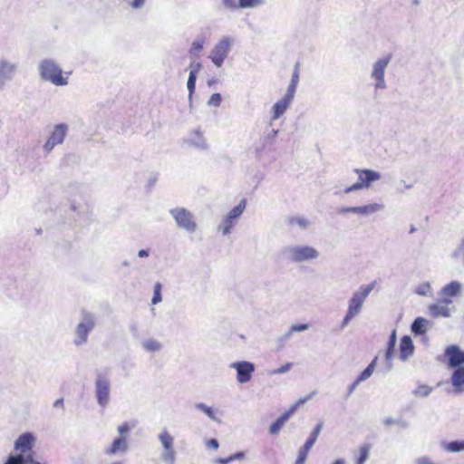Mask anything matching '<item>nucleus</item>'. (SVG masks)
<instances>
[{
  "instance_id": "nucleus-32",
  "label": "nucleus",
  "mask_w": 464,
  "mask_h": 464,
  "mask_svg": "<svg viewBox=\"0 0 464 464\" xmlns=\"http://www.w3.org/2000/svg\"><path fill=\"white\" fill-rule=\"evenodd\" d=\"M396 342H397L396 331L393 330L390 335L389 342H388V347H387L386 353H385V358L389 362L392 358Z\"/></svg>"
},
{
  "instance_id": "nucleus-49",
  "label": "nucleus",
  "mask_w": 464,
  "mask_h": 464,
  "mask_svg": "<svg viewBox=\"0 0 464 464\" xmlns=\"http://www.w3.org/2000/svg\"><path fill=\"white\" fill-rule=\"evenodd\" d=\"M291 327H292V332L299 333V332H304V331L308 330L310 326L308 324H292Z\"/></svg>"
},
{
  "instance_id": "nucleus-53",
  "label": "nucleus",
  "mask_w": 464,
  "mask_h": 464,
  "mask_svg": "<svg viewBox=\"0 0 464 464\" xmlns=\"http://www.w3.org/2000/svg\"><path fill=\"white\" fill-rule=\"evenodd\" d=\"M361 382L358 381V379H356L349 387H348V391H347V395L350 396L356 389V387L360 384Z\"/></svg>"
},
{
  "instance_id": "nucleus-31",
  "label": "nucleus",
  "mask_w": 464,
  "mask_h": 464,
  "mask_svg": "<svg viewBox=\"0 0 464 464\" xmlns=\"http://www.w3.org/2000/svg\"><path fill=\"white\" fill-rule=\"evenodd\" d=\"M443 448L449 452H459L464 450V440H454L443 443Z\"/></svg>"
},
{
  "instance_id": "nucleus-4",
  "label": "nucleus",
  "mask_w": 464,
  "mask_h": 464,
  "mask_svg": "<svg viewBox=\"0 0 464 464\" xmlns=\"http://www.w3.org/2000/svg\"><path fill=\"white\" fill-rule=\"evenodd\" d=\"M36 441L35 436L32 432H24L21 434L14 441V450L20 454L11 455L8 457L5 464H25L30 457L24 454L30 451Z\"/></svg>"
},
{
  "instance_id": "nucleus-45",
  "label": "nucleus",
  "mask_w": 464,
  "mask_h": 464,
  "mask_svg": "<svg viewBox=\"0 0 464 464\" xmlns=\"http://www.w3.org/2000/svg\"><path fill=\"white\" fill-rule=\"evenodd\" d=\"M292 365H293L292 362H287V363L282 365L281 367L273 370L271 372V374L275 375V374H284V373H286V372H288L291 370Z\"/></svg>"
},
{
  "instance_id": "nucleus-23",
  "label": "nucleus",
  "mask_w": 464,
  "mask_h": 464,
  "mask_svg": "<svg viewBox=\"0 0 464 464\" xmlns=\"http://www.w3.org/2000/svg\"><path fill=\"white\" fill-rule=\"evenodd\" d=\"M429 324L430 322L427 319L417 317L411 324V332L415 335H421L427 332Z\"/></svg>"
},
{
  "instance_id": "nucleus-58",
  "label": "nucleus",
  "mask_w": 464,
  "mask_h": 464,
  "mask_svg": "<svg viewBox=\"0 0 464 464\" xmlns=\"http://www.w3.org/2000/svg\"><path fill=\"white\" fill-rule=\"evenodd\" d=\"M190 72H195V75L198 74V71L200 70L201 68V63H198L196 64H190Z\"/></svg>"
},
{
  "instance_id": "nucleus-47",
  "label": "nucleus",
  "mask_w": 464,
  "mask_h": 464,
  "mask_svg": "<svg viewBox=\"0 0 464 464\" xmlns=\"http://www.w3.org/2000/svg\"><path fill=\"white\" fill-rule=\"evenodd\" d=\"M417 294L420 295H428L430 293V285L429 283L422 284L418 286L416 290Z\"/></svg>"
},
{
  "instance_id": "nucleus-57",
  "label": "nucleus",
  "mask_w": 464,
  "mask_h": 464,
  "mask_svg": "<svg viewBox=\"0 0 464 464\" xmlns=\"http://www.w3.org/2000/svg\"><path fill=\"white\" fill-rule=\"evenodd\" d=\"M306 458H307L306 455H304L300 451H298V456H297V459H296L295 464H304Z\"/></svg>"
},
{
  "instance_id": "nucleus-27",
  "label": "nucleus",
  "mask_w": 464,
  "mask_h": 464,
  "mask_svg": "<svg viewBox=\"0 0 464 464\" xmlns=\"http://www.w3.org/2000/svg\"><path fill=\"white\" fill-rule=\"evenodd\" d=\"M237 224L233 218H230L229 216L226 215L221 223L218 227V230L222 232L223 235L227 236L230 233L231 229Z\"/></svg>"
},
{
  "instance_id": "nucleus-18",
  "label": "nucleus",
  "mask_w": 464,
  "mask_h": 464,
  "mask_svg": "<svg viewBox=\"0 0 464 464\" xmlns=\"http://www.w3.org/2000/svg\"><path fill=\"white\" fill-rule=\"evenodd\" d=\"M445 355L449 358V366L450 368L462 367L464 363V352L458 346L451 345L445 350Z\"/></svg>"
},
{
  "instance_id": "nucleus-50",
  "label": "nucleus",
  "mask_w": 464,
  "mask_h": 464,
  "mask_svg": "<svg viewBox=\"0 0 464 464\" xmlns=\"http://www.w3.org/2000/svg\"><path fill=\"white\" fill-rule=\"evenodd\" d=\"M130 430V427L127 422H125L118 427V432H119L120 436H125V434L129 433Z\"/></svg>"
},
{
  "instance_id": "nucleus-56",
  "label": "nucleus",
  "mask_w": 464,
  "mask_h": 464,
  "mask_svg": "<svg viewBox=\"0 0 464 464\" xmlns=\"http://www.w3.org/2000/svg\"><path fill=\"white\" fill-rule=\"evenodd\" d=\"M229 457L231 459V462L234 460H241L245 458V453L244 452H237Z\"/></svg>"
},
{
  "instance_id": "nucleus-59",
  "label": "nucleus",
  "mask_w": 464,
  "mask_h": 464,
  "mask_svg": "<svg viewBox=\"0 0 464 464\" xmlns=\"http://www.w3.org/2000/svg\"><path fill=\"white\" fill-rule=\"evenodd\" d=\"M216 463H218V464H229V463H231V459H230V457L219 458V459H216Z\"/></svg>"
},
{
  "instance_id": "nucleus-14",
  "label": "nucleus",
  "mask_w": 464,
  "mask_h": 464,
  "mask_svg": "<svg viewBox=\"0 0 464 464\" xmlns=\"http://www.w3.org/2000/svg\"><path fill=\"white\" fill-rule=\"evenodd\" d=\"M308 398L300 399L299 401L293 406L286 411H285L280 417L277 418L276 421L270 424L269 426V432L271 434H277L280 430L283 428V426L285 424V422L290 419V417L295 413V411L297 409L298 404L304 403Z\"/></svg>"
},
{
  "instance_id": "nucleus-34",
  "label": "nucleus",
  "mask_w": 464,
  "mask_h": 464,
  "mask_svg": "<svg viewBox=\"0 0 464 464\" xmlns=\"http://www.w3.org/2000/svg\"><path fill=\"white\" fill-rule=\"evenodd\" d=\"M246 208V200L242 199L239 204L236 207H234L227 215L230 217V218H233L235 221H237L242 213L244 212Z\"/></svg>"
},
{
  "instance_id": "nucleus-43",
  "label": "nucleus",
  "mask_w": 464,
  "mask_h": 464,
  "mask_svg": "<svg viewBox=\"0 0 464 464\" xmlns=\"http://www.w3.org/2000/svg\"><path fill=\"white\" fill-rule=\"evenodd\" d=\"M128 6L134 10L143 8L147 0H122Z\"/></svg>"
},
{
  "instance_id": "nucleus-1",
  "label": "nucleus",
  "mask_w": 464,
  "mask_h": 464,
  "mask_svg": "<svg viewBox=\"0 0 464 464\" xmlns=\"http://www.w3.org/2000/svg\"><path fill=\"white\" fill-rule=\"evenodd\" d=\"M375 282L368 285H362L358 288V290L353 293L348 301L346 314L341 324L342 329H344L353 318L361 314L363 304L373 290Z\"/></svg>"
},
{
  "instance_id": "nucleus-64",
  "label": "nucleus",
  "mask_w": 464,
  "mask_h": 464,
  "mask_svg": "<svg viewBox=\"0 0 464 464\" xmlns=\"http://www.w3.org/2000/svg\"><path fill=\"white\" fill-rule=\"evenodd\" d=\"M462 247H464V237L461 239V242H460V245H459V250H461Z\"/></svg>"
},
{
  "instance_id": "nucleus-51",
  "label": "nucleus",
  "mask_w": 464,
  "mask_h": 464,
  "mask_svg": "<svg viewBox=\"0 0 464 464\" xmlns=\"http://www.w3.org/2000/svg\"><path fill=\"white\" fill-rule=\"evenodd\" d=\"M299 81V72H298V64L296 63L295 66V70L292 75L291 83L296 84Z\"/></svg>"
},
{
  "instance_id": "nucleus-35",
  "label": "nucleus",
  "mask_w": 464,
  "mask_h": 464,
  "mask_svg": "<svg viewBox=\"0 0 464 464\" xmlns=\"http://www.w3.org/2000/svg\"><path fill=\"white\" fill-rule=\"evenodd\" d=\"M195 407H196V409L203 411L210 420H215V421H219V420L216 416L215 411H213V409L211 407H208V405H206L203 402L196 403Z\"/></svg>"
},
{
  "instance_id": "nucleus-10",
  "label": "nucleus",
  "mask_w": 464,
  "mask_h": 464,
  "mask_svg": "<svg viewBox=\"0 0 464 464\" xmlns=\"http://www.w3.org/2000/svg\"><path fill=\"white\" fill-rule=\"evenodd\" d=\"M392 60V54H386L379 58L372 64L371 78L374 81V88L376 90H383L386 88L385 70Z\"/></svg>"
},
{
  "instance_id": "nucleus-22",
  "label": "nucleus",
  "mask_w": 464,
  "mask_h": 464,
  "mask_svg": "<svg viewBox=\"0 0 464 464\" xmlns=\"http://www.w3.org/2000/svg\"><path fill=\"white\" fill-rule=\"evenodd\" d=\"M291 102L282 98L277 101L272 107V121L279 119L287 110Z\"/></svg>"
},
{
  "instance_id": "nucleus-2",
  "label": "nucleus",
  "mask_w": 464,
  "mask_h": 464,
  "mask_svg": "<svg viewBox=\"0 0 464 464\" xmlns=\"http://www.w3.org/2000/svg\"><path fill=\"white\" fill-rule=\"evenodd\" d=\"M282 256L291 264L312 263L319 258L320 252L312 246L297 244L284 247Z\"/></svg>"
},
{
  "instance_id": "nucleus-55",
  "label": "nucleus",
  "mask_w": 464,
  "mask_h": 464,
  "mask_svg": "<svg viewBox=\"0 0 464 464\" xmlns=\"http://www.w3.org/2000/svg\"><path fill=\"white\" fill-rule=\"evenodd\" d=\"M383 423L386 425V426H390V425H392V424H398L400 423L399 420L393 419L392 417H386L384 420H383Z\"/></svg>"
},
{
  "instance_id": "nucleus-9",
  "label": "nucleus",
  "mask_w": 464,
  "mask_h": 464,
  "mask_svg": "<svg viewBox=\"0 0 464 464\" xmlns=\"http://www.w3.org/2000/svg\"><path fill=\"white\" fill-rule=\"evenodd\" d=\"M233 43V38L230 36H224L217 44H215L210 52L209 58L217 67L219 68L223 65L224 61L232 48Z\"/></svg>"
},
{
  "instance_id": "nucleus-26",
  "label": "nucleus",
  "mask_w": 464,
  "mask_h": 464,
  "mask_svg": "<svg viewBox=\"0 0 464 464\" xmlns=\"http://www.w3.org/2000/svg\"><path fill=\"white\" fill-rule=\"evenodd\" d=\"M176 450L175 448L164 449L160 454V459L164 464H175L176 462Z\"/></svg>"
},
{
  "instance_id": "nucleus-5",
  "label": "nucleus",
  "mask_w": 464,
  "mask_h": 464,
  "mask_svg": "<svg viewBox=\"0 0 464 464\" xmlns=\"http://www.w3.org/2000/svg\"><path fill=\"white\" fill-rule=\"evenodd\" d=\"M82 317L74 330L73 343L75 346L80 347L85 344L88 341L89 334L94 329L96 321L93 314L82 311Z\"/></svg>"
},
{
  "instance_id": "nucleus-8",
  "label": "nucleus",
  "mask_w": 464,
  "mask_h": 464,
  "mask_svg": "<svg viewBox=\"0 0 464 464\" xmlns=\"http://www.w3.org/2000/svg\"><path fill=\"white\" fill-rule=\"evenodd\" d=\"M111 388V381L106 373L98 372L94 382V392L97 403L102 408L109 404Z\"/></svg>"
},
{
  "instance_id": "nucleus-39",
  "label": "nucleus",
  "mask_w": 464,
  "mask_h": 464,
  "mask_svg": "<svg viewBox=\"0 0 464 464\" xmlns=\"http://www.w3.org/2000/svg\"><path fill=\"white\" fill-rule=\"evenodd\" d=\"M432 392V388L426 384H420L418 387L413 391V395L415 397H427Z\"/></svg>"
},
{
  "instance_id": "nucleus-30",
  "label": "nucleus",
  "mask_w": 464,
  "mask_h": 464,
  "mask_svg": "<svg viewBox=\"0 0 464 464\" xmlns=\"http://www.w3.org/2000/svg\"><path fill=\"white\" fill-rule=\"evenodd\" d=\"M377 357H375L370 364L360 373V375L356 378L360 382H362L369 379L374 372L376 366Z\"/></svg>"
},
{
  "instance_id": "nucleus-13",
  "label": "nucleus",
  "mask_w": 464,
  "mask_h": 464,
  "mask_svg": "<svg viewBox=\"0 0 464 464\" xmlns=\"http://www.w3.org/2000/svg\"><path fill=\"white\" fill-rule=\"evenodd\" d=\"M68 125L64 123L56 124L44 145L45 152L50 153L56 145L62 144L67 135Z\"/></svg>"
},
{
  "instance_id": "nucleus-21",
  "label": "nucleus",
  "mask_w": 464,
  "mask_h": 464,
  "mask_svg": "<svg viewBox=\"0 0 464 464\" xmlns=\"http://www.w3.org/2000/svg\"><path fill=\"white\" fill-rule=\"evenodd\" d=\"M461 292V285L458 281H452L444 285L440 291V296L443 299H450L458 296Z\"/></svg>"
},
{
  "instance_id": "nucleus-15",
  "label": "nucleus",
  "mask_w": 464,
  "mask_h": 464,
  "mask_svg": "<svg viewBox=\"0 0 464 464\" xmlns=\"http://www.w3.org/2000/svg\"><path fill=\"white\" fill-rule=\"evenodd\" d=\"M452 303L450 299L441 298L436 304H432L429 306V312L433 317H450L454 307H450V304Z\"/></svg>"
},
{
  "instance_id": "nucleus-61",
  "label": "nucleus",
  "mask_w": 464,
  "mask_h": 464,
  "mask_svg": "<svg viewBox=\"0 0 464 464\" xmlns=\"http://www.w3.org/2000/svg\"><path fill=\"white\" fill-rule=\"evenodd\" d=\"M278 133L277 130H272L271 133L267 135L266 139L273 140Z\"/></svg>"
},
{
  "instance_id": "nucleus-42",
  "label": "nucleus",
  "mask_w": 464,
  "mask_h": 464,
  "mask_svg": "<svg viewBox=\"0 0 464 464\" xmlns=\"http://www.w3.org/2000/svg\"><path fill=\"white\" fill-rule=\"evenodd\" d=\"M295 332H292V327L290 326L285 334H283L280 337L277 338L276 343L280 346H284L285 343L292 338Z\"/></svg>"
},
{
  "instance_id": "nucleus-60",
  "label": "nucleus",
  "mask_w": 464,
  "mask_h": 464,
  "mask_svg": "<svg viewBox=\"0 0 464 464\" xmlns=\"http://www.w3.org/2000/svg\"><path fill=\"white\" fill-rule=\"evenodd\" d=\"M138 256L139 257H147L149 256V251L146 250V249H140L139 252H138Z\"/></svg>"
},
{
  "instance_id": "nucleus-12",
  "label": "nucleus",
  "mask_w": 464,
  "mask_h": 464,
  "mask_svg": "<svg viewBox=\"0 0 464 464\" xmlns=\"http://www.w3.org/2000/svg\"><path fill=\"white\" fill-rule=\"evenodd\" d=\"M229 367L236 370L237 382L241 384L248 382L255 372V364L248 361L234 362Z\"/></svg>"
},
{
  "instance_id": "nucleus-52",
  "label": "nucleus",
  "mask_w": 464,
  "mask_h": 464,
  "mask_svg": "<svg viewBox=\"0 0 464 464\" xmlns=\"http://www.w3.org/2000/svg\"><path fill=\"white\" fill-rule=\"evenodd\" d=\"M313 445L310 444V442H306L303 445V447L300 448L299 451L304 455H308L310 450L312 449Z\"/></svg>"
},
{
  "instance_id": "nucleus-24",
  "label": "nucleus",
  "mask_w": 464,
  "mask_h": 464,
  "mask_svg": "<svg viewBox=\"0 0 464 464\" xmlns=\"http://www.w3.org/2000/svg\"><path fill=\"white\" fill-rule=\"evenodd\" d=\"M158 440L161 444L162 450L174 448V438L173 436L167 430V429H163L158 435Z\"/></svg>"
},
{
  "instance_id": "nucleus-63",
  "label": "nucleus",
  "mask_w": 464,
  "mask_h": 464,
  "mask_svg": "<svg viewBox=\"0 0 464 464\" xmlns=\"http://www.w3.org/2000/svg\"><path fill=\"white\" fill-rule=\"evenodd\" d=\"M333 464H345V460L343 459H335Z\"/></svg>"
},
{
  "instance_id": "nucleus-29",
  "label": "nucleus",
  "mask_w": 464,
  "mask_h": 464,
  "mask_svg": "<svg viewBox=\"0 0 464 464\" xmlns=\"http://www.w3.org/2000/svg\"><path fill=\"white\" fill-rule=\"evenodd\" d=\"M204 44H205V40L203 37L195 39L191 44V47L189 49V54L192 57L198 58L199 56V53L203 50Z\"/></svg>"
},
{
  "instance_id": "nucleus-28",
  "label": "nucleus",
  "mask_w": 464,
  "mask_h": 464,
  "mask_svg": "<svg viewBox=\"0 0 464 464\" xmlns=\"http://www.w3.org/2000/svg\"><path fill=\"white\" fill-rule=\"evenodd\" d=\"M141 346L144 350L150 353L159 352L162 348V344L156 339L149 338L141 343Z\"/></svg>"
},
{
  "instance_id": "nucleus-54",
  "label": "nucleus",
  "mask_w": 464,
  "mask_h": 464,
  "mask_svg": "<svg viewBox=\"0 0 464 464\" xmlns=\"http://www.w3.org/2000/svg\"><path fill=\"white\" fill-rule=\"evenodd\" d=\"M207 446L213 450L218 449V441L216 439H211L208 441Z\"/></svg>"
},
{
  "instance_id": "nucleus-25",
  "label": "nucleus",
  "mask_w": 464,
  "mask_h": 464,
  "mask_svg": "<svg viewBox=\"0 0 464 464\" xmlns=\"http://www.w3.org/2000/svg\"><path fill=\"white\" fill-rule=\"evenodd\" d=\"M451 383L458 392H461L460 387L464 385V366L457 368L451 376Z\"/></svg>"
},
{
  "instance_id": "nucleus-48",
  "label": "nucleus",
  "mask_w": 464,
  "mask_h": 464,
  "mask_svg": "<svg viewBox=\"0 0 464 464\" xmlns=\"http://www.w3.org/2000/svg\"><path fill=\"white\" fill-rule=\"evenodd\" d=\"M223 5L230 10L238 9V0H222Z\"/></svg>"
},
{
  "instance_id": "nucleus-3",
  "label": "nucleus",
  "mask_w": 464,
  "mask_h": 464,
  "mask_svg": "<svg viewBox=\"0 0 464 464\" xmlns=\"http://www.w3.org/2000/svg\"><path fill=\"white\" fill-rule=\"evenodd\" d=\"M39 74L43 81L55 86L68 84V76H63L61 66L53 59H44L38 65Z\"/></svg>"
},
{
  "instance_id": "nucleus-38",
  "label": "nucleus",
  "mask_w": 464,
  "mask_h": 464,
  "mask_svg": "<svg viewBox=\"0 0 464 464\" xmlns=\"http://www.w3.org/2000/svg\"><path fill=\"white\" fill-rule=\"evenodd\" d=\"M196 81H197V75H195L194 72H189L188 79L187 82V88L188 91V100L191 102L192 95L195 92L196 88Z\"/></svg>"
},
{
  "instance_id": "nucleus-20",
  "label": "nucleus",
  "mask_w": 464,
  "mask_h": 464,
  "mask_svg": "<svg viewBox=\"0 0 464 464\" xmlns=\"http://www.w3.org/2000/svg\"><path fill=\"white\" fill-rule=\"evenodd\" d=\"M414 353V345L411 338L405 335L400 342V358L401 361H407Z\"/></svg>"
},
{
  "instance_id": "nucleus-11",
  "label": "nucleus",
  "mask_w": 464,
  "mask_h": 464,
  "mask_svg": "<svg viewBox=\"0 0 464 464\" xmlns=\"http://www.w3.org/2000/svg\"><path fill=\"white\" fill-rule=\"evenodd\" d=\"M384 205L381 203H370L363 206L357 207H343L338 209V213L341 215H345L348 213L356 214L362 217H369L377 212L383 210Z\"/></svg>"
},
{
  "instance_id": "nucleus-7",
  "label": "nucleus",
  "mask_w": 464,
  "mask_h": 464,
  "mask_svg": "<svg viewBox=\"0 0 464 464\" xmlns=\"http://www.w3.org/2000/svg\"><path fill=\"white\" fill-rule=\"evenodd\" d=\"M170 216L176 222L177 227L188 233H194L197 230V222L193 214L185 208H174L169 210Z\"/></svg>"
},
{
  "instance_id": "nucleus-16",
  "label": "nucleus",
  "mask_w": 464,
  "mask_h": 464,
  "mask_svg": "<svg viewBox=\"0 0 464 464\" xmlns=\"http://www.w3.org/2000/svg\"><path fill=\"white\" fill-rule=\"evenodd\" d=\"M129 450V442L126 436H119L112 443L105 447L103 453L106 456H116L118 454H125Z\"/></svg>"
},
{
  "instance_id": "nucleus-40",
  "label": "nucleus",
  "mask_w": 464,
  "mask_h": 464,
  "mask_svg": "<svg viewBox=\"0 0 464 464\" xmlns=\"http://www.w3.org/2000/svg\"><path fill=\"white\" fill-rule=\"evenodd\" d=\"M161 301H162L161 285H160V283H156L154 285L153 296L151 299V303H152V304H157L160 303Z\"/></svg>"
},
{
  "instance_id": "nucleus-62",
  "label": "nucleus",
  "mask_w": 464,
  "mask_h": 464,
  "mask_svg": "<svg viewBox=\"0 0 464 464\" xmlns=\"http://www.w3.org/2000/svg\"><path fill=\"white\" fill-rule=\"evenodd\" d=\"M54 407H63V399H58L53 403Z\"/></svg>"
},
{
  "instance_id": "nucleus-46",
  "label": "nucleus",
  "mask_w": 464,
  "mask_h": 464,
  "mask_svg": "<svg viewBox=\"0 0 464 464\" xmlns=\"http://www.w3.org/2000/svg\"><path fill=\"white\" fill-rule=\"evenodd\" d=\"M221 95L219 93H214L210 96L208 104L209 106L218 107L221 103Z\"/></svg>"
},
{
  "instance_id": "nucleus-41",
  "label": "nucleus",
  "mask_w": 464,
  "mask_h": 464,
  "mask_svg": "<svg viewBox=\"0 0 464 464\" xmlns=\"http://www.w3.org/2000/svg\"><path fill=\"white\" fill-rule=\"evenodd\" d=\"M322 429H323V422H320L314 427V429L312 431V433L310 434L309 438L306 440V442H310V444L314 446Z\"/></svg>"
},
{
  "instance_id": "nucleus-36",
  "label": "nucleus",
  "mask_w": 464,
  "mask_h": 464,
  "mask_svg": "<svg viewBox=\"0 0 464 464\" xmlns=\"http://www.w3.org/2000/svg\"><path fill=\"white\" fill-rule=\"evenodd\" d=\"M289 224L291 226H297L301 229H305L310 226L309 220L304 217H293L289 219Z\"/></svg>"
},
{
  "instance_id": "nucleus-37",
  "label": "nucleus",
  "mask_w": 464,
  "mask_h": 464,
  "mask_svg": "<svg viewBox=\"0 0 464 464\" xmlns=\"http://www.w3.org/2000/svg\"><path fill=\"white\" fill-rule=\"evenodd\" d=\"M265 4V0H238V8H254Z\"/></svg>"
},
{
  "instance_id": "nucleus-17",
  "label": "nucleus",
  "mask_w": 464,
  "mask_h": 464,
  "mask_svg": "<svg viewBox=\"0 0 464 464\" xmlns=\"http://www.w3.org/2000/svg\"><path fill=\"white\" fill-rule=\"evenodd\" d=\"M17 65L7 60L0 61V90L4 88L5 83L11 81L16 72Z\"/></svg>"
},
{
  "instance_id": "nucleus-19",
  "label": "nucleus",
  "mask_w": 464,
  "mask_h": 464,
  "mask_svg": "<svg viewBox=\"0 0 464 464\" xmlns=\"http://www.w3.org/2000/svg\"><path fill=\"white\" fill-rule=\"evenodd\" d=\"M186 143L197 150H204L208 149L207 141L203 133L199 130H195L186 139Z\"/></svg>"
},
{
  "instance_id": "nucleus-6",
  "label": "nucleus",
  "mask_w": 464,
  "mask_h": 464,
  "mask_svg": "<svg viewBox=\"0 0 464 464\" xmlns=\"http://www.w3.org/2000/svg\"><path fill=\"white\" fill-rule=\"evenodd\" d=\"M354 172L357 174L358 179L354 184L343 189L344 194L370 188L373 182L378 181L382 178L380 172L370 169H355Z\"/></svg>"
},
{
  "instance_id": "nucleus-33",
  "label": "nucleus",
  "mask_w": 464,
  "mask_h": 464,
  "mask_svg": "<svg viewBox=\"0 0 464 464\" xmlns=\"http://www.w3.org/2000/svg\"><path fill=\"white\" fill-rule=\"evenodd\" d=\"M371 450V446L369 444H364L359 449V456L355 460V464H364L369 458Z\"/></svg>"
},
{
  "instance_id": "nucleus-44",
  "label": "nucleus",
  "mask_w": 464,
  "mask_h": 464,
  "mask_svg": "<svg viewBox=\"0 0 464 464\" xmlns=\"http://www.w3.org/2000/svg\"><path fill=\"white\" fill-rule=\"evenodd\" d=\"M296 86H297L296 84L290 82V84L286 90V92L283 98H285V100L292 102L294 100V97H295V91H296Z\"/></svg>"
}]
</instances>
